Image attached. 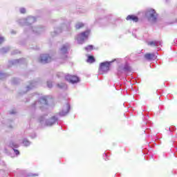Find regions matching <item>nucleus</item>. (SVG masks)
Returning <instances> with one entry per match:
<instances>
[{
    "mask_svg": "<svg viewBox=\"0 0 177 177\" xmlns=\"http://www.w3.org/2000/svg\"><path fill=\"white\" fill-rule=\"evenodd\" d=\"M65 80L68 82H70V84H77L80 82V77H78L77 75H71L68 74L65 76Z\"/></svg>",
    "mask_w": 177,
    "mask_h": 177,
    "instance_id": "f257e3e1",
    "label": "nucleus"
},
{
    "mask_svg": "<svg viewBox=\"0 0 177 177\" xmlns=\"http://www.w3.org/2000/svg\"><path fill=\"white\" fill-rule=\"evenodd\" d=\"M110 70V63L109 62H102L100 64L99 68V72L100 74H103V73H107Z\"/></svg>",
    "mask_w": 177,
    "mask_h": 177,
    "instance_id": "f03ea898",
    "label": "nucleus"
},
{
    "mask_svg": "<svg viewBox=\"0 0 177 177\" xmlns=\"http://www.w3.org/2000/svg\"><path fill=\"white\" fill-rule=\"evenodd\" d=\"M40 63H50L52 62V57L49 54H41L39 58Z\"/></svg>",
    "mask_w": 177,
    "mask_h": 177,
    "instance_id": "7ed1b4c3",
    "label": "nucleus"
},
{
    "mask_svg": "<svg viewBox=\"0 0 177 177\" xmlns=\"http://www.w3.org/2000/svg\"><path fill=\"white\" fill-rule=\"evenodd\" d=\"M127 71H131V67L128 65L126 64L124 68L122 67H119L118 69V74H122L124 73H127Z\"/></svg>",
    "mask_w": 177,
    "mask_h": 177,
    "instance_id": "20e7f679",
    "label": "nucleus"
},
{
    "mask_svg": "<svg viewBox=\"0 0 177 177\" xmlns=\"http://www.w3.org/2000/svg\"><path fill=\"white\" fill-rule=\"evenodd\" d=\"M147 13H149L151 19H152L154 21H156V20H157V12H156V10L154 9H149L147 11Z\"/></svg>",
    "mask_w": 177,
    "mask_h": 177,
    "instance_id": "39448f33",
    "label": "nucleus"
},
{
    "mask_svg": "<svg viewBox=\"0 0 177 177\" xmlns=\"http://www.w3.org/2000/svg\"><path fill=\"white\" fill-rule=\"evenodd\" d=\"M89 34H91L90 30H86L84 32H81L79 35V37H80V39L84 41V39H86L89 37Z\"/></svg>",
    "mask_w": 177,
    "mask_h": 177,
    "instance_id": "423d86ee",
    "label": "nucleus"
},
{
    "mask_svg": "<svg viewBox=\"0 0 177 177\" xmlns=\"http://www.w3.org/2000/svg\"><path fill=\"white\" fill-rule=\"evenodd\" d=\"M126 20L129 21H133L134 23H138V21H139V18L136 16V15H128L126 18Z\"/></svg>",
    "mask_w": 177,
    "mask_h": 177,
    "instance_id": "0eeeda50",
    "label": "nucleus"
},
{
    "mask_svg": "<svg viewBox=\"0 0 177 177\" xmlns=\"http://www.w3.org/2000/svg\"><path fill=\"white\" fill-rule=\"evenodd\" d=\"M148 45L149 46H158V45L161 46V41H149Z\"/></svg>",
    "mask_w": 177,
    "mask_h": 177,
    "instance_id": "6e6552de",
    "label": "nucleus"
},
{
    "mask_svg": "<svg viewBox=\"0 0 177 177\" xmlns=\"http://www.w3.org/2000/svg\"><path fill=\"white\" fill-rule=\"evenodd\" d=\"M145 57L147 60H153L156 57V55L153 53H147L145 55Z\"/></svg>",
    "mask_w": 177,
    "mask_h": 177,
    "instance_id": "1a4fd4ad",
    "label": "nucleus"
},
{
    "mask_svg": "<svg viewBox=\"0 0 177 177\" xmlns=\"http://www.w3.org/2000/svg\"><path fill=\"white\" fill-rule=\"evenodd\" d=\"M86 62L90 64H92V63H95V57H93V55H88L86 59Z\"/></svg>",
    "mask_w": 177,
    "mask_h": 177,
    "instance_id": "9d476101",
    "label": "nucleus"
},
{
    "mask_svg": "<svg viewBox=\"0 0 177 177\" xmlns=\"http://www.w3.org/2000/svg\"><path fill=\"white\" fill-rule=\"evenodd\" d=\"M39 102L40 104H48V98L46 97H42L40 98Z\"/></svg>",
    "mask_w": 177,
    "mask_h": 177,
    "instance_id": "9b49d317",
    "label": "nucleus"
},
{
    "mask_svg": "<svg viewBox=\"0 0 177 177\" xmlns=\"http://www.w3.org/2000/svg\"><path fill=\"white\" fill-rule=\"evenodd\" d=\"M84 24L79 22V23L76 24L75 28H76V30H80V29L84 28Z\"/></svg>",
    "mask_w": 177,
    "mask_h": 177,
    "instance_id": "f8f14e48",
    "label": "nucleus"
},
{
    "mask_svg": "<svg viewBox=\"0 0 177 177\" xmlns=\"http://www.w3.org/2000/svg\"><path fill=\"white\" fill-rule=\"evenodd\" d=\"M61 53H62V55H64V53H67V46H64L62 47Z\"/></svg>",
    "mask_w": 177,
    "mask_h": 177,
    "instance_id": "ddd939ff",
    "label": "nucleus"
},
{
    "mask_svg": "<svg viewBox=\"0 0 177 177\" xmlns=\"http://www.w3.org/2000/svg\"><path fill=\"white\" fill-rule=\"evenodd\" d=\"M23 145H25L26 147L30 146V141H28V140H26V139H24V140H23Z\"/></svg>",
    "mask_w": 177,
    "mask_h": 177,
    "instance_id": "4468645a",
    "label": "nucleus"
},
{
    "mask_svg": "<svg viewBox=\"0 0 177 177\" xmlns=\"http://www.w3.org/2000/svg\"><path fill=\"white\" fill-rule=\"evenodd\" d=\"M10 147H15V149H17V147H19V145H16V144H15V142H11L10 144Z\"/></svg>",
    "mask_w": 177,
    "mask_h": 177,
    "instance_id": "2eb2a0df",
    "label": "nucleus"
},
{
    "mask_svg": "<svg viewBox=\"0 0 177 177\" xmlns=\"http://www.w3.org/2000/svg\"><path fill=\"white\" fill-rule=\"evenodd\" d=\"M13 150L16 156H19V154H20V151H19V150L15 149H13Z\"/></svg>",
    "mask_w": 177,
    "mask_h": 177,
    "instance_id": "dca6fc26",
    "label": "nucleus"
},
{
    "mask_svg": "<svg viewBox=\"0 0 177 177\" xmlns=\"http://www.w3.org/2000/svg\"><path fill=\"white\" fill-rule=\"evenodd\" d=\"M20 12L22 13V14L26 13V8H21L20 9Z\"/></svg>",
    "mask_w": 177,
    "mask_h": 177,
    "instance_id": "f3484780",
    "label": "nucleus"
},
{
    "mask_svg": "<svg viewBox=\"0 0 177 177\" xmlns=\"http://www.w3.org/2000/svg\"><path fill=\"white\" fill-rule=\"evenodd\" d=\"M5 41V39L3 37H0V44H2Z\"/></svg>",
    "mask_w": 177,
    "mask_h": 177,
    "instance_id": "a211bd4d",
    "label": "nucleus"
},
{
    "mask_svg": "<svg viewBox=\"0 0 177 177\" xmlns=\"http://www.w3.org/2000/svg\"><path fill=\"white\" fill-rule=\"evenodd\" d=\"M67 113H68V111L66 112V113H63V112H60V115H66V114H67Z\"/></svg>",
    "mask_w": 177,
    "mask_h": 177,
    "instance_id": "6ab92c4d",
    "label": "nucleus"
},
{
    "mask_svg": "<svg viewBox=\"0 0 177 177\" xmlns=\"http://www.w3.org/2000/svg\"><path fill=\"white\" fill-rule=\"evenodd\" d=\"M58 88H62L63 86H60V84L57 85Z\"/></svg>",
    "mask_w": 177,
    "mask_h": 177,
    "instance_id": "aec40b11",
    "label": "nucleus"
},
{
    "mask_svg": "<svg viewBox=\"0 0 177 177\" xmlns=\"http://www.w3.org/2000/svg\"><path fill=\"white\" fill-rule=\"evenodd\" d=\"M91 48H93L92 46H90Z\"/></svg>",
    "mask_w": 177,
    "mask_h": 177,
    "instance_id": "412c9836",
    "label": "nucleus"
}]
</instances>
